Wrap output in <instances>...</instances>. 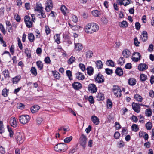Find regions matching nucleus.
I'll use <instances>...</instances> for the list:
<instances>
[{
  "mask_svg": "<svg viewBox=\"0 0 154 154\" xmlns=\"http://www.w3.org/2000/svg\"><path fill=\"white\" fill-rule=\"evenodd\" d=\"M99 29V26L97 24L91 23H88L85 26V30L86 33L91 34L98 31Z\"/></svg>",
  "mask_w": 154,
  "mask_h": 154,
  "instance_id": "1",
  "label": "nucleus"
},
{
  "mask_svg": "<svg viewBox=\"0 0 154 154\" xmlns=\"http://www.w3.org/2000/svg\"><path fill=\"white\" fill-rule=\"evenodd\" d=\"M55 151L59 152H65L68 149L67 145L64 143H59L56 145L54 148Z\"/></svg>",
  "mask_w": 154,
  "mask_h": 154,
  "instance_id": "2",
  "label": "nucleus"
},
{
  "mask_svg": "<svg viewBox=\"0 0 154 154\" xmlns=\"http://www.w3.org/2000/svg\"><path fill=\"white\" fill-rule=\"evenodd\" d=\"M112 91L114 95L117 97H120L122 95V90L117 85H114Z\"/></svg>",
  "mask_w": 154,
  "mask_h": 154,
  "instance_id": "3",
  "label": "nucleus"
},
{
  "mask_svg": "<svg viewBox=\"0 0 154 154\" xmlns=\"http://www.w3.org/2000/svg\"><path fill=\"white\" fill-rule=\"evenodd\" d=\"M29 116L28 115H22L19 117V119L21 123L25 124L29 122Z\"/></svg>",
  "mask_w": 154,
  "mask_h": 154,
  "instance_id": "4",
  "label": "nucleus"
},
{
  "mask_svg": "<svg viewBox=\"0 0 154 154\" xmlns=\"http://www.w3.org/2000/svg\"><path fill=\"white\" fill-rule=\"evenodd\" d=\"M15 139L17 143L21 144L24 141V134L20 132H17L15 135Z\"/></svg>",
  "mask_w": 154,
  "mask_h": 154,
  "instance_id": "5",
  "label": "nucleus"
},
{
  "mask_svg": "<svg viewBox=\"0 0 154 154\" xmlns=\"http://www.w3.org/2000/svg\"><path fill=\"white\" fill-rule=\"evenodd\" d=\"M24 21L26 26L28 28L32 27L33 25V21L30 17L28 16H26L24 17Z\"/></svg>",
  "mask_w": 154,
  "mask_h": 154,
  "instance_id": "6",
  "label": "nucleus"
},
{
  "mask_svg": "<svg viewBox=\"0 0 154 154\" xmlns=\"http://www.w3.org/2000/svg\"><path fill=\"white\" fill-rule=\"evenodd\" d=\"M53 4L51 0H48L45 3V10L47 12H49L53 8Z\"/></svg>",
  "mask_w": 154,
  "mask_h": 154,
  "instance_id": "7",
  "label": "nucleus"
},
{
  "mask_svg": "<svg viewBox=\"0 0 154 154\" xmlns=\"http://www.w3.org/2000/svg\"><path fill=\"white\" fill-rule=\"evenodd\" d=\"M95 81L98 83H103L104 81L103 76L100 73L96 75L95 76Z\"/></svg>",
  "mask_w": 154,
  "mask_h": 154,
  "instance_id": "8",
  "label": "nucleus"
},
{
  "mask_svg": "<svg viewBox=\"0 0 154 154\" xmlns=\"http://www.w3.org/2000/svg\"><path fill=\"white\" fill-rule=\"evenodd\" d=\"M88 89L89 91L91 93H94L97 91V88L96 85L93 83L90 84L88 85Z\"/></svg>",
  "mask_w": 154,
  "mask_h": 154,
  "instance_id": "9",
  "label": "nucleus"
},
{
  "mask_svg": "<svg viewBox=\"0 0 154 154\" xmlns=\"http://www.w3.org/2000/svg\"><path fill=\"white\" fill-rule=\"evenodd\" d=\"M87 138L86 136L84 134L81 135L80 138V142L81 145L83 148H85L86 147Z\"/></svg>",
  "mask_w": 154,
  "mask_h": 154,
  "instance_id": "10",
  "label": "nucleus"
},
{
  "mask_svg": "<svg viewBox=\"0 0 154 154\" xmlns=\"http://www.w3.org/2000/svg\"><path fill=\"white\" fill-rule=\"evenodd\" d=\"M132 106L133 109L135 112L137 113H139L140 112V107L139 104L133 102L132 104Z\"/></svg>",
  "mask_w": 154,
  "mask_h": 154,
  "instance_id": "11",
  "label": "nucleus"
},
{
  "mask_svg": "<svg viewBox=\"0 0 154 154\" xmlns=\"http://www.w3.org/2000/svg\"><path fill=\"white\" fill-rule=\"evenodd\" d=\"M133 55L134 56L132 57V60L135 62H137L140 60L141 55L139 52H135Z\"/></svg>",
  "mask_w": 154,
  "mask_h": 154,
  "instance_id": "12",
  "label": "nucleus"
},
{
  "mask_svg": "<svg viewBox=\"0 0 154 154\" xmlns=\"http://www.w3.org/2000/svg\"><path fill=\"white\" fill-rule=\"evenodd\" d=\"M72 85L73 88L76 90H79L82 87V84L78 82H74Z\"/></svg>",
  "mask_w": 154,
  "mask_h": 154,
  "instance_id": "13",
  "label": "nucleus"
},
{
  "mask_svg": "<svg viewBox=\"0 0 154 154\" xmlns=\"http://www.w3.org/2000/svg\"><path fill=\"white\" fill-rule=\"evenodd\" d=\"M148 66L145 63H140L138 65V69L140 71H143L147 69Z\"/></svg>",
  "mask_w": 154,
  "mask_h": 154,
  "instance_id": "14",
  "label": "nucleus"
},
{
  "mask_svg": "<svg viewBox=\"0 0 154 154\" xmlns=\"http://www.w3.org/2000/svg\"><path fill=\"white\" fill-rule=\"evenodd\" d=\"M10 122L11 125L14 128H16L17 126V121L15 117H11L10 120Z\"/></svg>",
  "mask_w": 154,
  "mask_h": 154,
  "instance_id": "15",
  "label": "nucleus"
},
{
  "mask_svg": "<svg viewBox=\"0 0 154 154\" xmlns=\"http://www.w3.org/2000/svg\"><path fill=\"white\" fill-rule=\"evenodd\" d=\"M122 54L125 58H127L130 56L131 52L128 49H125L122 51Z\"/></svg>",
  "mask_w": 154,
  "mask_h": 154,
  "instance_id": "16",
  "label": "nucleus"
},
{
  "mask_svg": "<svg viewBox=\"0 0 154 154\" xmlns=\"http://www.w3.org/2000/svg\"><path fill=\"white\" fill-rule=\"evenodd\" d=\"M75 78L77 79L83 80L85 79V76L83 73L78 72L75 74Z\"/></svg>",
  "mask_w": 154,
  "mask_h": 154,
  "instance_id": "17",
  "label": "nucleus"
},
{
  "mask_svg": "<svg viewBox=\"0 0 154 154\" xmlns=\"http://www.w3.org/2000/svg\"><path fill=\"white\" fill-rule=\"evenodd\" d=\"M140 39L143 42H145L147 40V33L146 31L143 32L142 35L141 36Z\"/></svg>",
  "mask_w": 154,
  "mask_h": 154,
  "instance_id": "18",
  "label": "nucleus"
},
{
  "mask_svg": "<svg viewBox=\"0 0 154 154\" xmlns=\"http://www.w3.org/2000/svg\"><path fill=\"white\" fill-rule=\"evenodd\" d=\"M91 120L92 122L96 125H98L99 123V119L95 116L93 115L92 116Z\"/></svg>",
  "mask_w": 154,
  "mask_h": 154,
  "instance_id": "19",
  "label": "nucleus"
},
{
  "mask_svg": "<svg viewBox=\"0 0 154 154\" xmlns=\"http://www.w3.org/2000/svg\"><path fill=\"white\" fill-rule=\"evenodd\" d=\"M40 107L37 105H35L32 107L31 109V112L33 113H35L37 112L40 109Z\"/></svg>",
  "mask_w": 154,
  "mask_h": 154,
  "instance_id": "20",
  "label": "nucleus"
},
{
  "mask_svg": "<svg viewBox=\"0 0 154 154\" xmlns=\"http://www.w3.org/2000/svg\"><path fill=\"white\" fill-rule=\"evenodd\" d=\"M43 9V8L42 6V4L39 2L37 3L35 10L38 12L39 11Z\"/></svg>",
  "mask_w": 154,
  "mask_h": 154,
  "instance_id": "21",
  "label": "nucleus"
},
{
  "mask_svg": "<svg viewBox=\"0 0 154 154\" xmlns=\"http://www.w3.org/2000/svg\"><path fill=\"white\" fill-rule=\"evenodd\" d=\"M39 14H38L37 15L38 17L40 18H45L46 17V15L45 14L44 11L43 10H42L39 11L38 12Z\"/></svg>",
  "mask_w": 154,
  "mask_h": 154,
  "instance_id": "22",
  "label": "nucleus"
},
{
  "mask_svg": "<svg viewBox=\"0 0 154 154\" xmlns=\"http://www.w3.org/2000/svg\"><path fill=\"white\" fill-rule=\"evenodd\" d=\"M96 65L98 69H101L103 68V64L100 60H98L95 62Z\"/></svg>",
  "mask_w": 154,
  "mask_h": 154,
  "instance_id": "23",
  "label": "nucleus"
},
{
  "mask_svg": "<svg viewBox=\"0 0 154 154\" xmlns=\"http://www.w3.org/2000/svg\"><path fill=\"white\" fill-rule=\"evenodd\" d=\"M136 80L133 78H131L128 80V83L131 86L135 85L136 84Z\"/></svg>",
  "mask_w": 154,
  "mask_h": 154,
  "instance_id": "24",
  "label": "nucleus"
},
{
  "mask_svg": "<svg viewBox=\"0 0 154 154\" xmlns=\"http://www.w3.org/2000/svg\"><path fill=\"white\" fill-rule=\"evenodd\" d=\"M28 37L29 40L30 42H33L35 40V37L34 35L31 33H29L28 34Z\"/></svg>",
  "mask_w": 154,
  "mask_h": 154,
  "instance_id": "25",
  "label": "nucleus"
},
{
  "mask_svg": "<svg viewBox=\"0 0 154 154\" xmlns=\"http://www.w3.org/2000/svg\"><path fill=\"white\" fill-rule=\"evenodd\" d=\"M119 26L121 27L125 28L128 26L127 22L125 21H123L122 22H119Z\"/></svg>",
  "mask_w": 154,
  "mask_h": 154,
  "instance_id": "26",
  "label": "nucleus"
},
{
  "mask_svg": "<svg viewBox=\"0 0 154 154\" xmlns=\"http://www.w3.org/2000/svg\"><path fill=\"white\" fill-rule=\"evenodd\" d=\"M97 99L98 101L103 100L104 99V95L102 93H98L96 96Z\"/></svg>",
  "mask_w": 154,
  "mask_h": 154,
  "instance_id": "27",
  "label": "nucleus"
},
{
  "mask_svg": "<svg viewBox=\"0 0 154 154\" xmlns=\"http://www.w3.org/2000/svg\"><path fill=\"white\" fill-rule=\"evenodd\" d=\"M86 70L88 75H91L93 74L94 69L92 67L89 66L86 69Z\"/></svg>",
  "mask_w": 154,
  "mask_h": 154,
  "instance_id": "28",
  "label": "nucleus"
},
{
  "mask_svg": "<svg viewBox=\"0 0 154 154\" xmlns=\"http://www.w3.org/2000/svg\"><path fill=\"white\" fill-rule=\"evenodd\" d=\"M52 73L53 74V76L56 79H59L60 77V75L58 72L56 71H52Z\"/></svg>",
  "mask_w": 154,
  "mask_h": 154,
  "instance_id": "29",
  "label": "nucleus"
},
{
  "mask_svg": "<svg viewBox=\"0 0 154 154\" xmlns=\"http://www.w3.org/2000/svg\"><path fill=\"white\" fill-rule=\"evenodd\" d=\"M115 72L116 74L121 76L123 74V71L122 69L119 67H118L116 70Z\"/></svg>",
  "mask_w": 154,
  "mask_h": 154,
  "instance_id": "30",
  "label": "nucleus"
},
{
  "mask_svg": "<svg viewBox=\"0 0 154 154\" xmlns=\"http://www.w3.org/2000/svg\"><path fill=\"white\" fill-rule=\"evenodd\" d=\"M20 79V76L18 75L13 78L12 81L13 84H17L19 81Z\"/></svg>",
  "mask_w": 154,
  "mask_h": 154,
  "instance_id": "31",
  "label": "nucleus"
},
{
  "mask_svg": "<svg viewBox=\"0 0 154 154\" xmlns=\"http://www.w3.org/2000/svg\"><path fill=\"white\" fill-rule=\"evenodd\" d=\"M61 10L62 13L64 15H65L67 13H68V10L66 7L64 5L61 6Z\"/></svg>",
  "mask_w": 154,
  "mask_h": 154,
  "instance_id": "32",
  "label": "nucleus"
},
{
  "mask_svg": "<svg viewBox=\"0 0 154 154\" xmlns=\"http://www.w3.org/2000/svg\"><path fill=\"white\" fill-rule=\"evenodd\" d=\"M134 98L135 99L138 101L141 102L142 101V97L139 94H136L134 96Z\"/></svg>",
  "mask_w": 154,
  "mask_h": 154,
  "instance_id": "33",
  "label": "nucleus"
},
{
  "mask_svg": "<svg viewBox=\"0 0 154 154\" xmlns=\"http://www.w3.org/2000/svg\"><path fill=\"white\" fill-rule=\"evenodd\" d=\"M132 130L134 132H137L139 129V128L137 125L133 124L131 126Z\"/></svg>",
  "mask_w": 154,
  "mask_h": 154,
  "instance_id": "34",
  "label": "nucleus"
},
{
  "mask_svg": "<svg viewBox=\"0 0 154 154\" xmlns=\"http://www.w3.org/2000/svg\"><path fill=\"white\" fill-rule=\"evenodd\" d=\"M66 75L68 77L69 79L70 80L72 79V72L69 70L66 71Z\"/></svg>",
  "mask_w": 154,
  "mask_h": 154,
  "instance_id": "35",
  "label": "nucleus"
},
{
  "mask_svg": "<svg viewBox=\"0 0 154 154\" xmlns=\"http://www.w3.org/2000/svg\"><path fill=\"white\" fill-rule=\"evenodd\" d=\"M75 48L78 51L81 50L82 49V45L80 43H75Z\"/></svg>",
  "mask_w": 154,
  "mask_h": 154,
  "instance_id": "36",
  "label": "nucleus"
},
{
  "mask_svg": "<svg viewBox=\"0 0 154 154\" xmlns=\"http://www.w3.org/2000/svg\"><path fill=\"white\" fill-rule=\"evenodd\" d=\"M36 64L39 70H41L43 68V65L41 61H37L36 62Z\"/></svg>",
  "mask_w": 154,
  "mask_h": 154,
  "instance_id": "37",
  "label": "nucleus"
},
{
  "mask_svg": "<svg viewBox=\"0 0 154 154\" xmlns=\"http://www.w3.org/2000/svg\"><path fill=\"white\" fill-rule=\"evenodd\" d=\"M55 41L57 43L59 44L60 42V35L59 34H56L54 36Z\"/></svg>",
  "mask_w": 154,
  "mask_h": 154,
  "instance_id": "38",
  "label": "nucleus"
},
{
  "mask_svg": "<svg viewBox=\"0 0 154 154\" xmlns=\"http://www.w3.org/2000/svg\"><path fill=\"white\" fill-rule=\"evenodd\" d=\"M30 72L33 75L36 76L37 75V72L36 69L35 67H31Z\"/></svg>",
  "mask_w": 154,
  "mask_h": 154,
  "instance_id": "39",
  "label": "nucleus"
},
{
  "mask_svg": "<svg viewBox=\"0 0 154 154\" xmlns=\"http://www.w3.org/2000/svg\"><path fill=\"white\" fill-rule=\"evenodd\" d=\"M124 146V143L122 140L119 141L117 143V146L119 148L123 147Z\"/></svg>",
  "mask_w": 154,
  "mask_h": 154,
  "instance_id": "40",
  "label": "nucleus"
},
{
  "mask_svg": "<svg viewBox=\"0 0 154 154\" xmlns=\"http://www.w3.org/2000/svg\"><path fill=\"white\" fill-rule=\"evenodd\" d=\"M92 14L93 16L95 17H98L100 15V12L97 10L92 11Z\"/></svg>",
  "mask_w": 154,
  "mask_h": 154,
  "instance_id": "41",
  "label": "nucleus"
},
{
  "mask_svg": "<svg viewBox=\"0 0 154 154\" xmlns=\"http://www.w3.org/2000/svg\"><path fill=\"white\" fill-rule=\"evenodd\" d=\"M140 78L141 80L142 81H144L147 79V76L144 74H142L140 75Z\"/></svg>",
  "mask_w": 154,
  "mask_h": 154,
  "instance_id": "42",
  "label": "nucleus"
},
{
  "mask_svg": "<svg viewBox=\"0 0 154 154\" xmlns=\"http://www.w3.org/2000/svg\"><path fill=\"white\" fill-rule=\"evenodd\" d=\"M75 58L73 56H72L68 60V63L69 64H71L75 61Z\"/></svg>",
  "mask_w": 154,
  "mask_h": 154,
  "instance_id": "43",
  "label": "nucleus"
},
{
  "mask_svg": "<svg viewBox=\"0 0 154 154\" xmlns=\"http://www.w3.org/2000/svg\"><path fill=\"white\" fill-rule=\"evenodd\" d=\"M8 90L6 88H4L2 91V94L4 97H6L8 96L7 93L8 92Z\"/></svg>",
  "mask_w": 154,
  "mask_h": 154,
  "instance_id": "44",
  "label": "nucleus"
},
{
  "mask_svg": "<svg viewBox=\"0 0 154 154\" xmlns=\"http://www.w3.org/2000/svg\"><path fill=\"white\" fill-rule=\"evenodd\" d=\"M72 139V136L67 137L64 139V141L65 143H68L70 142Z\"/></svg>",
  "mask_w": 154,
  "mask_h": 154,
  "instance_id": "45",
  "label": "nucleus"
},
{
  "mask_svg": "<svg viewBox=\"0 0 154 154\" xmlns=\"http://www.w3.org/2000/svg\"><path fill=\"white\" fill-rule=\"evenodd\" d=\"M106 64L108 66H114V62L111 60H108L106 62Z\"/></svg>",
  "mask_w": 154,
  "mask_h": 154,
  "instance_id": "46",
  "label": "nucleus"
},
{
  "mask_svg": "<svg viewBox=\"0 0 154 154\" xmlns=\"http://www.w3.org/2000/svg\"><path fill=\"white\" fill-rule=\"evenodd\" d=\"M107 106L108 109H110L112 107V102L109 99H108L107 100Z\"/></svg>",
  "mask_w": 154,
  "mask_h": 154,
  "instance_id": "47",
  "label": "nucleus"
},
{
  "mask_svg": "<svg viewBox=\"0 0 154 154\" xmlns=\"http://www.w3.org/2000/svg\"><path fill=\"white\" fill-rule=\"evenodd\" d=\"M146 127L147 130H150L152 127V123L149 122H148L146 124Z\"/></svg>",
  "mask_w": 154,
  "mask_h": 154,
  "instance_id": "48",
  "label": "nucleus"
},
{
  "mask_svg": "<svg viewBox=\"0 0 154 154\" xmlns=\"http://www.w3.org/2000/svg\"><path fill=\"white\" fill-rule=\"evenodd\" d=\"M43 119L42 117H38L37 118L36 120V123L38 124H40L43 121Z\"/></svg>",
  "mask_w": 154,
  "mask_h": 154,
  "instance_id": "49",
  "label": "nucleus"
},
{
  "mask_svg": "<svg viewBox=\"0 0 154 154\" xmlns=\"http://www.w3.org/2000/svg\"><path fill=\"white\" fill-rule=\"evenodd\" d=\"M131 3L130 0H123V2L122 3V5L125 6H126Z\"/></svg>",
  "mask_w": 154,
  "mask_h": 154,
  "instance_id": "50",
  "label": "nucleus"
},
{
  "mask_svg": "<svg viewBox=\"0 0 154 154\" xmlns=\"http://www.w3.org/2000/svg\"><path fill=\"white\" fill-rule=\"evenodd\" d=\"M125 63V59L123 57H120L119 60L118 64L121 65H123Z\"/></svg>",
  "mask_w": 154,
  "mask_h": 154,
  "instance_id": "51",
  "label": "nucleus"
},
{
  "mask_svg": "<svg viewBox=\"0 0 154 154\" xmlns=\"http://www.w3.org/2000/svg\"><path fill=\"white\" fill-rule=\"evenodd\" d=\"M0 29L1 31V32L4 34L5 35L6 34V31L5 30L3 26V25L2 24H0Z\"/></svg>",
  "mask_w": 154,
  "mask_h": 154,
  "instance_id": "52",
  "label": "nucleus"
},
{
  "mask_svg": "<svg viewBox=\"0 0 154 154\" xmlns=\"http://www.w3.org/2000/svg\"><path fill=\"white\" fill-rule=\"evenodd\" d=\"M25 53L27 57H31L30 51L29 50H28V48H25Z\"/></svg>",
  "mask_w": 154,
  "mask_h": 154,
  "instance_id": "53",
  "label": "nucleus"
},
{
  "mask_svg": "<svg viewBox=\"0 0 154 154\" xmlns=\"http://www.w3.org/2000/svg\"><path fill=\"white\" fill-rule=\"evenodd\" d=\"M17 108L21 109H23L25 107V105L22 103H19L17 104Z\"/></svg>",
  "mask_w": 154,
  "mask_h": 154,
  "instance_id": "54",
  "label": "nucleus"
},
{
  "mask_svg": "<svg viewBox=\"0 0 154 154\" xmlns=\"http://www.w3.org/2000/svg\"><path fill=\"white\" fill-rule=\"evenodd\" d=\"M8 130L9 133V136L11 137H13L14 133L11 128L8 127Z\"/></svg>",
  "mask_w": 154,
  "mask_h": 154,
  "instance_id": "55",
  "label": "nucleus"
},
{
  "mask_svg": "<svg viewBox=\"0 0 154 154\" xmlns=\"http://www.w3.org/2000/svg\"><path fill=\"white\" fill-rule=\"evenodd\" d=\"M45 31L47 35L50 33L51 30L48 26H45Z\"/></svg>",
  "mask_w": 154,
  "mask_h": 154,
  "instance_id": "56",
  "label": "nucleus"
},
{
  "mask_svg": "<svg viewBox=\"0 0 154 154\" xmlns=\"http://www.w3.org/2000/svg\"><path fill=\"white\" fill-rule=\"evenodd\" d=\"M18 39V44L19 48L21 49H23V45L21 43V41L19 37L17 38Z\"/></svg>",
  "mask_w": 154,
  "mask_h": 154,
  "instance_id": "57",
  "label": "nucleus"
},
{
  "mask_svg": "<svg viewBox=\"0 0 154 154\" xmlns=\"http://www.w3.org/2000/svg\"><path fill=\"white\" fill-rule=\"evenodd\" d=\"M152 112L151 109H148L146 110V114L148 116H150L151 115Z\"/></svg>",
  "mask_w": 154,
  "mask_h": 154,
  "instance_id": "58",
  "label": "nucleus"
},
{
  "mask_svg": "<svg viewBox=\"0 0 154 154\" xmlns=\"http://www.w3.org/2000/svg\"><path fill=\"white\" fill-rule=\"evenodd\" d=\"M3 73L5 77L7 78L9 77V71L8 70H4L3 71Z\"/></svg>",
  "mask_w": 154,
  "mask_h": 154,
  "instance_id": "59",
  "label": "nucleus"
},
{
  "mask_svg": "<svg viewBox=\"0 0 154 154\" xmlns=\"http://www.w3.org/2000/svg\"><path fill=\"white\" fill-rule=\"evenodd\" d=\"M93 55V53L92 51H89L86 52V57L89 58L92 57Z\"/></svg>",
  "mask_w": 154,
  "mask_h": 154,
  "instance_id": "60",
  "label": "nucleus"
},
{
  "mask_svg": "<svg viewBox=\"0 0 154 154\" xmlns=\"http://www.w3.org/2000/svg\"><path fill=\"white\" fill-rule=\"evenodd\" d=\"M79 66L82 71H84L85 70V65L83 64L80 63L79 65Z\"/></svg>",
  "mask_w": 154,
  "mask_h": 154,
  "instance_id": "61",
  "label": "nucleus"
},
{
  "mask_svg": "<svg viewBox=\"0 0 154 154\" xmlns=\"http://www.w3.org/2000/svg\"><path fill=\"white\" fill-rule=\"evenodd\" d=\"M44 61L45 63L47 64L50 63L51 60L49 57H46Z\"/></svg>",
  "mask_w": 154,
  "mask_h": 154,
  "instance_id": "62",
  "label": "nucleus"
},
{
  "mask_svg": "<svg viewBox=\"0 0 154 154\" xmlns=\"http://www.w3.org/2000/svg\"><path fill=\"white\" fill-rule=\"evenodd\" d=\"M14 18L15 19L17 22H20V18L19 15L17 14H16L14 15Z\"/></svg>",
  "mask_w": 154,
  "mask_h": 154,
  "instance_id": "63",
  "label": "nucleus"
},
{
  "mask_svg": "<svg viewBox=\"0 0 154 154\" xmlns=\"http://www.w3.org/2000/svg\"><path fill=\"white\" fill-rule=\"evenodd\" d=\"M0 152L2 154H5V148L1 146H0Z\"/></svg>",
  "mask_w": 154,
  "mask_h": 154,
  "instance_id": "64",
  "label": "nucleus"
}]
</instances>
